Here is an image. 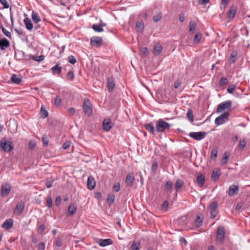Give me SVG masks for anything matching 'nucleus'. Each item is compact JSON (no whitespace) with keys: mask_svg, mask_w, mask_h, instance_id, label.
Returning <instances> with one entry per match:
<instances>
[{"mask_svg":"<svg viewBox=\"0 0 250 250\" xmlns=\"http://www.w3.org/2000/svg\"><path fill=\"white\" fill-rule=\"evenodd\" d=\"M171 125L162 119H160L156 124V130L158 132H163L168 130Z\"/></svg>","mask_w":250,"mask_h":250,"instance_id":"obj_1","label":"nucleus"},{"mask_svg":"<svg viewBox=\"0 0 250 250\" xmlns=\"http://www.w3.org/2000/svg\"><path fill=\"white\" fill-rule=\"evenodd\" d=\"M225 236V230L223 226H219L217 228L216 241L222 244L224 243Z\"/></svg>","mask_w":250,"mask_h":250,"instance_id":"obj_2","label":"nucleus"},{"mask_svg":"<svg viewBox=\"0 0 250 250\" xmlns=\"http://www.w3.org/2000/svg\"><path fill=\"white\" fill-rule=\"evenodd\" d=\"M231 105L232 102L231 101H226L222 102L218 105L216 112L220 113L226 109L229 110Z\"/></svg>","mask_w":250,"mask_h":250,"instance_id":"obj_3","label":"nucleus"},{"mask_svg":"<svg viewBox=\"0 0 250 250\" xmlns=\"http://www.w3.org/2000/svg\"><path fill=\"white\" fill-rule=\"evenodd\" d=\"M12 189V186L9 183H5L1 186L0 195L2 197L8 196Z\"/></svg>","mask_w":250,"mask_h":250,"instance_id":"obj_4","label":"nucleus"},{"mask_svg":"<svg viewBox=\"0 0 250 250\" xmlns=\"http://www.w3.org/2000/svg\"><path fill=\"white\" fill-rule=\"evenodd\" d=\"M229 113L228 112H225L220 116L217 117L215 120V124L219 125L223 124L228 120Z\"/></svg>","mask_w":250,"mask_h":250,"instance_id":"obj_5","label":"nucleus"},{"mask_svg":"<svg viewBox=\"0 0 250 250\" xmlns=\"http://www.w3.org/2000/svg\"><path fill=\"white\" fill-rule=\"evenodd\" d=\"M83 109V112L87 114L88 116H91L92 114V109L90 105V101L87 99H85L84 100Z\"/></svg>","mask_w":250,"mask_h":250,"instance_id":"obj_6","label":"nucleus"},{"mask_svg":"<svg viewBox=\"0 0 250 250\" xmlns=\"http://www.w3.org/2000/svg\"><path fill=\"white\" fill-rule=\"evenodd\" d=\"M0 146L5 152H10L13 149L11 142L3 139L0 142Z\"/></svg>","mask_w":250,"mask_h":250,"instance_id":"obj_7","label":"nucleus"},{"mask_svg":"<svg viewBox=\"0 0 250 250\" xmlns=\"http://www.w3.org/2000/svg\"><path fill=\"white\" fill-rule=\"evenodd\" d=\"M206 135L207 133L205 132H192L189 134L190 137L197 141L203 139Z\"/></svg>","mask_w":250,"mask_h":250,"instance_id":"obj_8","label":"nucleus"},{"mask_svg":"<svg viewBox=\"0 0 250 250\" xmlns=\"http://www.w3.org/2000/svg\"><path fill=\"white\" fill-rule=\"evenodd\" d=\"M90 44L92 46L99 47L103 44L102 39L100 37H93L90 39Z\"/></svg>","mask_w":250,"mask_h":250,"instance_id":"obj_9","label":"nucleus"},{"mask_svg":"<svg viewBox=\"0 0 250 250\" xmlns=\"http://www.w3.org/2000/svg\"><path fill=\"white\" fill-rule=\"evenodd\" d=\"M113 123L109 119H105L103 122V127L104 131L108 132L112 128Z\"/></svg>","mask_w":250,"mask_h":250,"instance_id":"obj_10","label":"nucleus"},{"mask_svg":"<svg viewBox=\"0 0 250 250\" xmlns=\"http://www.w3.org/2000/svg\"><path fill=\"white\" fill-rule=\"evenodd\" d=\"M134 176L133 173H129L127 174L125 178V184L128 187H131L133 185L134 180Z\"/></svg>","mask_w":250,"mask_h":250,"instance_id":"obj_11","label":"nucleus"},{"mask_svg":"<svg viewBox=\"0 0 250 250\" xmlns=\"http://www.w3.org/2000/svg\"><path fill=\"white\" fill-rule=\"evenodd\" d=\"M239 191V187L238 186L232 185H231L228 192V194L230 196H233L237 194Z\"/></svg>","mask_w":250,"mask_h":250,"instance_id":"obj_12","label":"nucleus"},{"mask_svg":"<svg viewBox=\"0 0 250 250\" xmlns=\"http://www.w3.org/2000/svg\"><path fill=\"white\" fill-rule=\"evenodd\" d=\"M96 185V182L94 177L92 176H89L87 178V187L90 189H93Z\"/></svg>","mask_w":250,"mask_h":250,"instance_id":"obj_13","label":"nucleus"},{"mask_svg":"<svg viewBox=\"0 0 250 250\" xmlns=\"http://www.w3.org/2000/svg\"><path fill=\"white\" fill-rule=\"evenodd\" d=\"M97 243L101 247H105L106 246L111 245L113 243V241L111 239H100L97 241Z\"/></svg>","mask_w":250,"mask_h":250,"instance_id":"obj_14","label":"nucleus"},{"mask_svg":"<svg viewBox=\"0 0 250 250\" xmlns=\"http://www.w3.org/2000/svg\"><path fill=\"white\" fill-rule=\"evenodd\" d=\"M205 182V176L201 174H199L197 176V178H196V183L198 185V186L200 188H202L204 185Z\"/></svg>","mask_w":250,"mask_h":250,"instance_id":"obj_15","label":"nucleus"},{"mask_svg":"<svg viewBox=\"0 0 250 250\" xmlns=\"http://www.w3.org/2000/svg\"><path fill=\"white\" fill-rule=\"evenodd\" d=\"M237 11V8L234 6H231L227 14L228 18L230 21L232 20Z\"/></svg>","mask_w":250,"mask_h":250,"instance_id":"obj_16","label":"nucleus"},{"mask_svg":"<svg viewBox=\"0 0 250 250\" xmlns=\"http://www.w3.org/2000/svg\"><path fill=\"white\" fill-rule=\"evenodd\" d=\"M10 45L9 42L6 39L3 38L0 40V49L2 50H5Z\"/></svg>","mask_w":250,"mask_h":250,"instance_id":"obj_17","label":"nucleus"},{"mask_svg":"<svg viewBox=\"0 0 250 250\" xmlns=\"http://www.w3.org/2000/svg\"><path fill=\"white\" fill-rule=\"evenodd\" d=\"M13 222L12 219L5 220L2 225V227L6 229H9L13 227Z\"/></svg>","mask_w":250,"mask_h":250,"instance_id":"obj_18","label":"nucleus"},{"mask_svg":"<svg viewBox=\"0 0 250 250\" xmlns=\"http://www.w3.org/2000/svg\"><path fill=\"white\" fill-rule=\"evenodd\" d=\"M115 83L113 78H109L107 81V87L109 92H111L114 88Z\"/></svg>","mask_w":250,"mask_h":250,"instance_id":"obj_19","label":"nucleus"},{"mask_svg":"<svg viewBox=\"0 0 250 250\" xmlns=\"http://www.w3.org/2000/svg\"><path fill=\"white\" fill-rule=\"evenodd\" d=\"M25 207V204L24 202L21 201L18 203L15 209V212H18L20 214L22 213Z\"/></svg>","mask_w":250,"mask_h":250,"instance_id":"obj_20","label":"nucleus"},{"mask_svg":"<svg viewBox=\"0 0 250 250\" xmlns=\"http://www.w3.org/2000/svg\"><path fill=\"white\" fill-rule=\"evenodd\" d=\"M23 22L27 30L31 31L33 28V25L31 22V20L28 18H26L23 20Z\"/></svg>","mask_w":250,"mask_h":250,"instance_id":"obj_21","label":"nucleus"},{"mask_svg":"<svg viewBox=\"0 0 250 250\" xmlns=\"http://www.w3.org/2000/svg\"><path fill=\"white\" fill-rule=\"evenodd\" d=\"M11 80L13 83L18 84L21 82L22 78L20 76H18L16 74H13L11 76Z\"/></svg>","mask_w":250,"mask_h":250,"instance_id":"obj_22","label":"nucleus"},{"mask_svg":"<svg viewBox=\"0 0 250 250\" xmlns=\"http://www.w3.org/2000/svg\"><path fill=\"white\" fill-rule=\"evenodd\" d=\"M145 128L152 134H154L155 132L154 127L152 123L145 125Z\"/></svg>","mask_w":250,"mask_h":250,"instance_id":"obj_23","label":"nucleus"},{"mask_svg":"<svg viewBox=\"0 0 250 250\" xmlns=\"http://www.w3.org/2000/svg\"><path fill=\"white\" fill-rule=\"evenodd\" d=\"M221 174L219 169H214L213 170L211 175V179L213 181H216L218 179Z\"/></svg>","mask_w":250,"mask_h":250,"instance_id":"obj_24","label":"nucleus"},{"mask_svg":"<svg viewBox=\"0 0 250 250\" xmlns=\"http://www.w3.org/2000/svg\"><path fill=\"white\" fill-rule=\"evenodd\" d=\"M141 243L140 241L136 242L134 241L130 247V250H140Z\"/></svg>","mask_w":250,"mask_h":250,"instance_id":"obj_25","label":"nucleus"},{"mask_svg":"<svg viewBox=\"0 0 250 250\" xmlns=\"http://www.w3.org/2000/svg\"><path fill=\"white\" fill-rule=\"evenodd\" d=\"M76 207L74 204H71L68 208V214L69 215H73L76 211Z\"/></svg>","mask_w":250,"mask_h":250,"instance_id":"obj_26","label":"nucleus"},{"mask_svg":"<svg viewBox=\"0 0 250 250\" xmlns=\"http://www.w3.org/2000/svg\"><path fill=\"white\" fill-rule=\"evenodd\" d=\"M172 182L171 180L167 181L164 186L165 191L166 192L170 191L172 189Z\"/></svg>","mask_w":250,"mask_h":250,"instance_id":"obj_27","label":"nucleus"},{"mask_svg":"<svg viewBox=\"0 0 250 250\" xmlns=\"http://www.w3.org/2000/svg\"><path fill=\"white\" fill-rule=\"evenodd\" d=\"M202 223L203 218L199 215H197L194 222L195 227L196 228H199L202 225Z\"/></svg>","mask_w":250,"mask_h":250,"instance_id":"obj_28","label":"nucleus"},{"mask_svg":"<svg viewBox=\"0 0 250 250\" xmlns=\"http://www.w3.org/2000/svg\"><path fill=\"white\" fill-rule=\"evenodd\" d=\"M51 70L54 73L60 74L62 71V67L60 66V64L57 63L56 65L51 68Z\"/></svg>","mask_w":250,"mask_h":250,"instance_id":"obj_29","label":"nucleus"},{"mask_svg":"<svg viewBox=\"0 0 250 250\" xmlns=\"http://www.w3.org/2000/svg\"><path fill=\"white\" fill-rule=\"evenodd\" d=\"M196 23L193 21H191L189 24V32L190 33L193 34L196 28Z\"/></svg>","mask_w":250,"mask_h":250,"instance_id":"obj_30","label":"nucleus"},{"mask_svg":"<svg viewBox=\"0 0 250 250\" xmlns=\"http://www.w3.org/2000/svg\"><path fill=\"white\" fill-rule=\"evenodd\" d=\"M162 18V13L158 12L154 14L153 16V20L155 22L159 21Z\"/></svg>","mask_w":250,"mask_h":250,"instance_id":"obj_31","label":"nucleus"},{"mask_svg":"<svg viewBox=\"0 0 250 250\" xmlns=\"http://www.w3.org/2000/svg\"><path fill=\"white\" fill-rule=\"evenodd\" d=\"M162 50V46L159 44H155L153 48L154 53L157 55L160 54Z\"/></svg>","mask_w":250,"mask_h":250,"instance_id":"obj_32","label":"nucleus"},{"mask_svg":"<svg viewBox=\"0 0 250 250\" xmlns=\"http://www.w3.org/2000/svg\"><path fill=\"white\" fill-rule=\"evenodd\" d=\"M136 28L138 32H142L144 30V22L143 21H137L136 23Z\"/></svg>","mask_w":250,"mask_h":250,"instance_id":"obj_33","label":"nucleus"},{"mask_svg":"<svg viewBox=\"0 0 250 250\" xmlns=\"http://www.w3.org/2000/svg\"><path fill=\"white\" fill-rule=\"evenodd\" d=\"M183 185L184 181L183 180L180 179L177 180L175 184V189L177 191L183 187Z\"/></svg>","mask_w":250,"mask_h":250,"instance_id":"obj_34","label":"nucleus"},{"mask_svg":"<svg viewBox=\"0 0 250 250\" xmlns=\"http://www.w3.org/2000/svg\"><path fill=\"white\" fill-rule=\"evenodd\" d=\"M102 27H103L102 24H94L92 26V28L96 32H101L103 31V30H104Z\"/></svg>","mask_w":250,"mask_h":250,"instance_id":"obj_35","label":"nucleus"},{"mask_svg":"<svg viewBox=\"0 0 250 250\" xmlns=\"http://www.w3.org/2000/svg\"><path fill=\"white\" fill-rule=\"evenodd\" d=\"M32 19L33 21L36 23L41 21V19L37 13H33L32 14Z\"/></svg>","mask_w":250,"mask_h":250,"instance_id":"obj_36","label":"nucleus"},{"mask_svg":"<svg viewBox=\"0 0 250 250\" xmlns=\"http://www.w3.org/2000/svg\"><path fill=\"white\" fill-rule=\"evenodd\" d=\"M115 200V196L113 194L108 195L106 199L108 204L111 205L114 203Z\"/></svg>","mask_w":250,"mask_h":250,"instance_id":"obj_37","label":"nucleus"},{"mask_svg":"<svg viewBox=\"0 0 250 250\" xmlns=\"http://www.w3.org/2000/svg\"><path fill=\"white\" fill-rule=\"evenodd\" d=\"M217 154H218L217 149L216 148L212 149L211 150V152H210V158L212 160H215L217 156Z\"/></svg>","mask_w":250,"mask_h":250,"instance_id":"obj_38","label":"nucleus"},{"mask_svg":"<svg viewBox=\"0 0 250 250\" xmlns=\"http://www.w3.org/2000/svg\"><path fill=\"white\" fill-rule=\"evenodd\" d=\"M40 115L41 118L44 119L47 117L48 112L43 107H42L40 111Z\"/></svg>","mask_w":250,"mask_h":250,"instance_id":"obj_39","label":"nucleus"},{"mask_svg":"<svg viewBox=\"0 0 250 250\" xmlns=\"http://www.w3.org/2000/svg\"><path fill=\"white\" fill-rule=\"evenodd\" d=\"M229 157V155L228 153L225 152L224 154V156L222 159L221 162L223 165H226L227 164L228 161V158Z\"/></svg>","mask_w":250,"mask_h":250,"instance_id":"obj_40","label":"nucleus"},{"mask_svg":"<svg viewBox=\"0 0 250 250\" xmlns=\"http://www.w3.org/2000/svg\"><path fill=\"white\" fill-rule=\"evenodd\" d=\"M201 38H202V34L200 33H197L194 36V40H193L194 42L195 43H198L200 42Z\"/></svg>","mask_w":250,"mask_h":250,"instance_id":"obj_41","label":"nucleus"},{"mask_svg":"<svg viewBox=\"0 0 250 250\" xmlns=\"http://www.w3.org/2000/svg\"><path fill=\"white\" fill-rule=\"evenodd\" d=\"M217 203L216 201H214L210 204V205L209 206V209L210 211L217 210Z\"/></svg>","mask_w":250,"mask_h":250,"instance_id":"obj_42","label":"nucleus"},{"mask_svg":"<svg viewBox=\"0 0 250 250\" xmlns=\"http://www.w3.org/2000/svg\"><path fill=\"white\" fill-rule=\"evenodd\" d=\"M31 57L32 59V60L38 62L42 61L44 59V56L43 55H40L39 56L32 55L31 56Z\"/></svg>","mask_w":250,"mask_h":250,"instance_id":"obj_43","label":"nucleus"},{"mask_svg":"<svg viewBox=\"0 0 250 250\" xmlns=\"http://www.w3.org/2000/svg\"><path fill=\"white\" fill-rule=\"evenodd\" d=\"M0 28L2 31V33L8 38H11V34L10 32L6 30L2 26H0Z\"/></svg>","mask_w":250,"mask_h":250,"instance_id":"obj_44","label":"nucleus"},{"mask_svg":"<svg viewBox=\"0 0 250 250\" xmlns=\"http://www.w3.org/2000/svg\"><path fill=\"white\" fill-rule=\"evenodd\" d=\"M187 116L191 122L193 121L194 117L192 114V111L191 109H189L187 112Z\"/></svg>","mask_w":250,"mask_h":250,"instance_id":"obj_45","label":"nucleus"},{"mask_svg":"<svg viewBox=\"0 0 250 250\" xmlns=\"http://www.w3.org/2000/svg\"><path fill=\"white\" fill-rule=\"evenodd\" d=\"M61 98L60 96H57L54 100V105L56 106H59L61 103Z\"/></svg>","mask_w":250,"mask_h":250,"instance_id":"obj_46","label":"nucleus"},{"mask_svg":"<svg viewBox=\"0 0 250 250\" xmlns=\"http://www.w3.org/2000/svg\"><path fill=\"white\" fill-rule=\"evenodd\" d=\"M68 61L69 63L74 64L76 62V60L73 55H70L68 57Z\"/></svg>","mask_w":250,"mask_h":250,"instance_id":"obj_47","label":"nucleus"},{"mask_svg":"<svg viewBox=\"0 0 250 250\" xmlns=\"http://www.w3.org/2000/svg\"><path fill=\"white\" fill-rule=\"evenodd\" d=\"M228 82V79L226 78L222 77L219 81V84L220 86H223L225 85Z\"/></svg>","mask_w":250,"mask_h":250,"instance_id":"obj_48","label":"nucleus"},{"mask_svg":"<svg viewBox=\"0 0 250 250\" xmlns=\"http://www.w3.org/2000/svg\"><path fill=\"white\" fill-rule=\"evenodd\" d=\"M42 142L43 145L45 146H46L48 145V143H49L48 139L46 135H44L42 136Z\"/></svg>","mask_w":250,"mask_h":250,"instance_id":"obj_49","label":"nucleus"},{"mask_svg":"<svg viewBox=\"0 0 250 250\" xmlns=\"http://www.w3.org/2000/svg\"><path fill=\"white\" fill-rule=\"evenodd\" d=\"M46 206L48 208H50L52 206V200L51 196L47 197Z\"/></svg>","mask_w":250,"mask_h":250,"instance_id":"obj_50","label":"nucleus"},{"mask_svg":"<svg viewBox=\"0 0 250 250\" xmlns=\"http://www.w3.org/2000/svg\"><path fill=\"white\" fill-rule=\"evenodd\" d=\"M246 142L245 139L241 140L239 144V147L241 149H243L245 147Z\"/></svg>","mask_w":250,"mask_h":250,"instance_id":"obj_51","label":"nucleus"},{"mask_svg":"<svg viewBox=\"0 0 250 250\" xmlns=\"http://www.w3.org/2000/svg\"><path fill=\"white\" fill-rule=\"evenodd\" d=\"M141 52L142 53L144 56H146L148 54V50L147 47H144L141 49Z\"/></svg>","mask_w":250,"mask_h":250,"instance_id":"obj_52","label":"nucleus"},{"mask_svg":"<svg viewBox=\"0 0 250 250\" xmlns=\"http://www.w3.org/2000/svg\"><path fill=\"white\" fill-rule=\"evenodd\" d=\"M235 86L234 85H231L229 86L227 89V91L229 93H233L235 89Z\"/></svg>","mask_w":250,"mask_h":250,"instance_id":"obj_53","label":"nucleus"},{"mask_svg":"<svg viewBox=\"0 0 250 250\" xmlns=\"http://www.w3.org/2000/svg\"><path fill=\"white\" fill-rule=\"evenodd\" d=\"M120 185L119 183H116L113 187V191L115 192H118L120 190Z\"/></svg>","mask_w":250,"mask_h":250,"instance_id":"obj_54","label":"nucleus"},{"mask_svg":"<svg viewBox=\"0 0 250 250\" xmlns=\"http://www.w3.org/2000/svg\"><path fill=\"white\" fill-rule=\"evenodd\" d=\"M74 76V73L72 71H69L66 75L67 78L71 81L73 79Z\"/></svg>","mask_w":250,"mask_h":250,"instance_id":"obj_55","label":"nucleus"},{"mask_svg":"<svg viewBox=\"0 0 250 250\" xmlns=\"http://www.w3.org/2000/svg\"><path fill=\"white\" fill-rule=\"evenodd\" d=\"M71 145V142L70 141H66L62 145V148L64 149H67Z\"/></svg>","mask_w":250,"mask_h":250,"instance_id":"obj_56","label":"nucleus"},{"mask_svg":"<svg viewBox=\"0 0 250 250\" xmlns=\"http://www.w3.org/2000/svg\"><path fill=\"white\" fill-rule=\"evenodd\" d=\"M0 2L3 4V8L7 9L9 7V5L6 0H0Z\"/></svg>","mask_w":250,"mask_h":250,"instance_id":"obj_57","label":"nucleus"},{"mask_svg":"<svg viewBox=\"0 0 250 250\" xmlns=\"http://www.w3.org/2000/svg\"><path fill=\"white\" fill-rule=\"evenodd\" d=\"M236 54H234L233 53H232L230 56V58H229V60H230V61H231L232 62L234 63L235 61H236Z\"/></svg>","mask_w":250,"mask_h":250,"instance_id":"obj_58","label":"nucleus"},{"mask_svg":"<svg viewBox=\"0 0 250 250\" xmlns=\"http://www.w3.org/2000/svg\"><path fill=\"white\" fill-rule=\"evenodd\" d=\"M62 241L61 239L59 238H57L56 240L55 244L56 246L58 247H60L62 246Z\"/></svg>","mask_w":250,"mask_h":250,"instance_id":"obj_59","label":"nucleus"},{"mask_svg":"<svg viewBox=\"0 0 250 250\" xmlns=\"http://www.w3.org/2000/svg\"><path fill=\"white\" fill-rule=\"evenodd\" d=\"M53 180H47L45 183V185L47 188H50L52 187Z\"/></svg>","mask_w":250,"mask_h":250,"instance_id":"obj_60","label":"nucleus"},{"mask_svg":"<svg viewBox=\"0 0 250 250\" xmlns=\"http://www.w3.org/2000/svg\"><path fill=\"white\" fill-rule=\"evenodd\" d=\"M36 146V143L33 141H30L28 144V147L30 149H33Z\"/></svg>","mask_w":250,"mask_h":250,"instance_id":"obj_61","label":"nucleus"},{"mask_svg":"<svg viewBox=\"0 0 250 250\" xmlns=\"http://www.w3.org/2000/svg\"><path fill=\"white\" fill-rule=\"evenodd\" d=\"M185 19V14L184 13H181L179 16V20L181 22H183L184 21Z\"/></svg>","mask_w":250,"mask_h":250,"instance_id":"obj_62","label":"nucleus"},{"mask_svg":"<svg viewBox=\"0 0 250 250\" xmlns=\"http://www.w3.org/2000/svg\"><path fill=\"white\" fill-rule=\"evenodd\" d=\"M217 214V210L210 211V217L211 219L214 218Z\"/></svg>","mask_w":250,"mask_h":250,"instance_id":"obj_63","label":"nucleus"},{"mask_svg":"<svg viewBox=\"0 0 250 250\" xmlns=\"http://www.w3.org/2000/svg\"><path fill=\"white\" fill-rule=\"evenodd\" d=\"M45 245L43 242L40 243L39 244L38 249L39 250H44Z\"/></svg>","mask_w":250,"mask_h":250,"instance_id":"obj_64","label":"nucleus"}]
</instances>
